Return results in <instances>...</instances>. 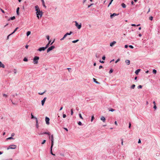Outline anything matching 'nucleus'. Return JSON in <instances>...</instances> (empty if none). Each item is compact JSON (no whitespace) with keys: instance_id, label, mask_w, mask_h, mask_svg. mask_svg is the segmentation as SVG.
<instances>
[{"instance_id":"6ab92c4d","label":"nucleus","mask_w":160,"mask_h":160,"mask_svg":"<svg viewBox=\"0 0 160 160\" xmlns=\"http://www.w3.org/2000/svg\"><path fill=\"white\" fill-rule=\"evenodd\" d=\"M43 134H48L49 136V138H50V133L49 132H44L43 133Z\"/></svg>"},{"instance_id":"5701e85b","label":"nucleus","mask_w":160,"mask_h":160,"mask_svg":"<svg viewBox=\"0 0 160 160\" xmlns=\"http://www.w3.org/2000/svg\"><path fill=\"white\" fill-rule=\"evenodd\" d=\"M19 7H18L17 9V14L18 15L19 14Z\"/></svg>"},{"instance_id":"a19ab883","label":"nucleus","mask_w":160,"mask_h":160,"mask_svg":"<svg viewBox=\"0 0 160 160\" xmlns=\"http://www.w3.org/2000/svg\"><path fill=\"white\" fill-rule=\"evenodd\" d=\"M113 0H111V1L109 3V4L108 6V7H109V6L112 3V1H113Z\"/></svg>"},{"instance_id":"f704fd0d","label":"nucleus","mask_w":160,"mask_h":160,"mask_svg":"<svg viewBox=\"0 0 160 160\" xmlns=\"http://www.w3.org/2000/svg\"><path fill=\"white\" fill-rule=\"evenodd\" d=\"M142 88V86L141 85H139L138 87V89H141Z\"/></svg>"},{"instance_id":"393cba45","label":"nucleus","mask_w":160,"mask_h":160,"mask_svg":"<svg viewBox=\"0 0 160 160\" xmlns=\"http://www.w3.org/2000/svg\"><path fill=\"white\" fill-rule=\"evenodd\" d=\"M46 90H45L44 92H38V94L40 95H42L43 93H44L45 92H46Z\"/></svg>"},{"instance_id":"680f3d73","label":"nucleus","mask_w":160,"mask_h":160,"mask_svg":"<svg viewBox=\"0 0 160 160\" xmlns=\"http://www.w3.org/2000/svg\"><path fill=\"white\" fill-rule=\"evenodd\" d=\"M67 35L66 34H65L64 36L63 37L64 38H65L67 36Z\"/></svg>"},{"instance_id":"c9c22d12","label":"nucleus","mask_w":160,"mask_h":160,"mask_svg":"<svg viewBox=\"0 0 160 160\" xmlns=\"http://www.w3.org/2000/svg\"><path fill=\"white\" fill-rule=\"evenodd\" d=\"M114 111H115V109H112V108H110L109 110V111L113 112Z\"/></svg>"},{"instance_id":"774afa93","label":"nucleus","mask_w":160,"mask_h":160,"mask_svg":"<svg viewBox=\"0 0 160 160\" xmlns=\"http://www.w3.org/2000/svg\"><path fill=\"white\" fill-rule=\"evenodd\" d=\"M12 160V159H11V158H10V159H6V160Z\"/></svg>"},{"instance_id":"bf43d9fd","label":"nucleus","mask_w":160,"mask_h":160,"mask_svg":"<svg viewBox=\"0 0 160 160\" xmlns=\"http://www.w3.org/2000/svg\"><path fill=\"white\" fill-rule=\"evenodd\" d=\"M15 135V134L14 133H12L11 134V137L14 136Z\"/></svg>"},{"instance_id":"f3484780","label":"nucleus","mask_w":160,"mask_h":160,"mask_svg":"<svg viewBox=\"0 0 160 160\" xmlns=\"http://www.w3.org/2000/svg\"><path fill=\"white\" fill-rule=\"evenodd\" d=\"M126 63L128 65H129L130 64V61L129 60H126L125 61Z\"/></svg>"},{"instance_id":"4468645a","label":"nucleus","mask_w":160,"mask_h":160,"mask_svg":"<svg viewBox=\"0 0 160 160\" xmlns=\"http://www.w3.org/2000/svg\"><path fill=\"white\" fill-rule=\"evenodd\" d=\"M53 145H51V146L50 148V153L52 155V154H53L52 152V148L53 147Z\"/></svg>"},{"instance_id":"c85d7f7f","label":"nucleus","mask_w":160,"mask_h":160,"mask_svg":"<svg viewBox=\"0 0 160 160\" xmlns=\"http://www.w3.org/2000/svg\"><path fill=\"white\" fill-rule=\"evenodd\" d=\"M135 87V85L134 84H133L131 86V88L132 89H134Z\"/></svg>"},{"instance_id":"423d86ee","label":"nucleus","mask_w":160,"mask_h":160,"mask_svg":"<svg viewBox=\"0 0 160 160\" xmlns=\"http://www.w3.org/2000/svg\"><path fill=\"white\" fill-rule=\"evenodd\" d=\"M49 120H50V119H49V118H48L47 117H45L46 122V123L48 125L49 124Z\"/></svg>"},{"instance_id":"6e6552de","label":"nucleus","mask_w":160,"mask_h":160,"mask_svg":"<svg viewBox=\"0 0 160 160\" xmlns=\"http://www.w3.org/2000/svg\"><path fill=\"white\" fill-rule=\"evenodd\" d=\"M45 49L46 48H45L44 47H43L39 48L38 50L41 52L42 51H44L45 50Z\"/></svg>"},{"instance_id":"603ef678","label":"nucleus","mask_w":160,"mask_h":160,"mask_svg":"<svg viewBox=\"0 0 160 160\" xmlns=\"http://www.w3.org/2000/svg\"><path fill=\"white\" fill-rule=\"evenodd\" d=\"M0 9L3 13H5L4 11L3 10L2 8H0Z\"/></svg>"},{"instance_id":"4c0bfd02","label":"nucleus","mask_w":160,"mask_h":160,"mask_svg":"<svg viewBox=\"0 0 160 160\" xmlns=\"http://www.w3.org/2000/svg\"><path fill=\"white\" fill-rule=\"evenodd\" d=\"M45 101H41L42 104V106L43 105Z\"/></svg>"},{"instance_id":"dca6fc26","label":"nucleus","mask_w":160,"mask_h":160,"mask_svg":"<svg viewBox=\"0 0 160 160\" xmlns=\"http://www.w3.org/2000/svg\"><path fill=\"white\" fill-rule=\"evenodd\" d=\"M140 70H141L140 69H138L136 70L135 72V74L137 75H138L139 72L140 71Z\"/></svg>"},{"instance_id":"49530a36","label":"nucleus","mask_w":160,"mask_h":160,"mask_svg":"<svg viewBox=\"0 0 160 160\" xmlns=\"http://www.w3.org/2000/svg\"><path fill=\"white\" fill-rule=\"evenodd\" d=\"M79 117H80L81 118V119H83V118H82V115H81V114H79Z\"/></svg>"},{"instance_id":"5fc2aeb1","label":"nucleus","mask_w":160,"mask_h":160,"mask_svg":"<svg viewBox=\"0 0 160 160\" xmlns=\"http://www.w3.org/2000/svg\"><path fill=\"white\" fill-rule=\"evenodd\" d=\"M63 129H65V130H66L67 131H68V130L67 128H63Z\"/></svg>"},{"instance_id":"6e6d98bb","label":"nucleus","mask_w":160,"mask_h":160,"mask_svg":"<svg viewBox=\"0 0 160 160\" xmlns=\"http://www.w3.org/2000/svg\"><path fill=\"white\" fill-rule=\"evenodd\" d=\"M47 39L48 40H49V36H47Z\"/></svg>"},{"instance_id":"a878e982","label":"nucleus","mask_w":160,"mask_h":160,"mask_svg":"<svg viewBox=\"0 0 160 160\" xmlns=\"http://www.w3.org/2000/svg\"><path fill=\"white\" fill-rule=\"evenodd\" d=\"M18 28V27H17V28H16L15 30H14V31H13V32L12 33H11V34H13V33H14L17 30V29Z\"/></svg>"},{"instance_id":"58836bf2","label":"nucleus","mask_w":160,"mask_h":160,"mask_svg":"<svg viewBox=\"0 0 160 160\" xmlns=\"http://www.w3.org/2000/svg\"><path fill=\"white\" fill-rule=\"evenodd\" d=\"M46 142V140H44L41 143V144H44L45 142Z\"/></svg>"},{"instance_id":"8fccbe9b","label":"nucleus","mask_w":160,"mask_h":160,"mask_svg":"<svg viewBox=\"0 0 160 160\" xmlns=\"http://www.w3.org/2000/svg\"><path fill=\"white\" fill-rule=\"evenodd\" d=\"M66 115L65 114H63V118H65L66 117Z\"/></svg>"},{"instance_id":"de8ad7c7","label":"nucleus","mask_w":160,"mask_h":160,"mask_svg":"<svg viewBox=\"0 0 160 160\" xmlns=\"http://www.w3.org/2000/svg\"><path fill=\"white\" fill-rule=\"evenodd\" d=\"M120 60V59L118 58V59L115 62V63H117L118 61Z\"/></svg>"},{"instance_id":"7ed1b4c3","label":"nucleus","mask_w":160,"mask_h":160,"mask_svg":"<svg viewBox=\"0 0 160 160\" xmlns=\"http://www.w3.org/2000/svg\"><path fill=\"white\" fill-rule=\"evenodd\" d=\"M17 146L15 145H10L7 148V150L9 149H15L16 148Z\"/></svg>"},{"instance_id":"b1692460","label":"nucleus","mask_w":160,"mask_h":160,"mask_svg":"<svg viewBox=\"0 0 160 160\" xmlns=\"http://www.w3.org/2000/svg\"><path fill=\"white\" fill-rule=\"evenodd\" d=\"M14 138H13L12 137H9L7 138V140H11V139H14Z\"/></svg>"},{"instance_id":"20e7f679","label":"nucleus","mask_w":160,"mask_h":160,"mask_svg":"<svg viewBox=\"0 0 160 160\" xmlns=\"http://www.w3.org/2000/svg\"><path fill=\"white\" fill-rule=\"evenodd\" d=\"M55 48V47L54 46H52L50 47L47 50V52H49L52 50L54 48Z\"/></svg>"},{"instance_id":"f03ea898","label":"nucleus","mask_w":160,"mask_h":160,"mask_svg":"<svg viewBox=\"0 0 160 160\" xmlns=\"http://www.w3.org/2000/svg\"><path fill=\"white\" fill-rule=\"evenodd\" d=\"M39 59V58L38 56H35L34 57L33 59V63L34 64H37L38 62V60Z\"/></svg>"},{"instance_id":"ea45409f","label":"nucleus","mask_w":160,"mask_h":160,"mask_svg":"<svg viewBox=\"0 0 160 160\" xmlns=\"http://www.w3.org/2000/svg\"><path fill=\"white\" fill-rule=\"evenodd\" d=\"M49 44V43H48V44H47L46 45V47H44L45 48H46V49L48 47Z\"/></svg>"},{"instance_id":"4d7b16f0","label":"nucleus","mask_w":160,"mask_h":160,"mask_svg":"<svg viewBox=\"0 0 160 160\" xmlns=\"http://www.w3.org/2000/svg\"><path fill=\"white\" fill-rule=\"evenodd\" d=\"M129 47L130 48H133V46H132V45H129Z\"/></svg>"},{"instance_id":"69168bd1","label":"nucleus","mask_w":160,"mask_h":160,"mask_svg":"<svg viewBox=\"0 0 160 160\" xmlns=\"http://www.w3.org/2000/svg\"><path fill=\"white\" fill-rule=\"evenodd\" d=\"M114 123H115V124L116 125H118V123H117V121H115V122H114Z\"/></svg>"},{"instance_id":"1a4fd4ad","label":"nucleus","mask_w":160,"mask_h":160,"mask_svg":"<svg viewBox=\"0 0 160 160\" xmlns=\"http://www.w3.org/2000/svg\"><path fill=\"white\" fill-rule=\"evenodd\" d=\"M12 104L14 105H17L18 104V102L17 101H11Z\"/></svg>"},{"instance_id":"a18cd8bd","label":"nucleus","mask_w":160,"mask_h":160,"mask_svg":"<svg viewBox=\"0 0 160 160\" xmlns=\"http://www.w3.org/2000/svg\"><path fill=\"white\" fill-rule=\"evenodd\" d=\"M153 108L155 109H156L157 108V106H156V105H154Z\"/></svg>"},{"instance_id":"7c9ffc66","label":"nucleus","mask_w":160,"mask_h":160,"mask_svg":"<svg viewBox=\"0 0 160 160\" xmlns=\"http://www.w3.org/2000/svg\"><path fill=\"white\" fill-rule=\"evenodd\" d=\"M72 33V32H70V33L67 32L66 34L67 35H70Z\"/></svg>"},{"instance_id":"ddd939ff","label":"nucleus","mask_w":160,"mask_h":160,"mask_svg":"<svg viewBox=\"0 0 160 160\" xmlns=\"http://www.w3.org/2000/svg\"><path fill=\"white\" fill-rule=\"evenodd\" d=\"M5 66L1 62H0V68H4Z\"/></svg>"},{"instance_id":"79ce46f5","label":"nucleus","mask_w":160,"mask_h":160,"mask_svg":"<svg viewBox=\"0 0 160 160\" xmlns=\"http://www.w3.org/2000/svg\"><path fill=\"white\" fill-rule=\"evenodd\" d=\"M152 19H153V17H152V16H151L149 17V20H151V21H152Z\"/></svg>"},{"instance_id":"c756f323","label":"nucleus","mask_w":160,"mask_h":160,"mask_svg":"<svg viewBox=\"0 0 160 160\" xmlns=\"http://www.w3.org/2000/svg\"><path fill=\"white\" fill-rule=\"evenodd\" d=\"M23 60L25 62H27L28 61V59L26 58H24Z\"/></svg>"},{"instance_id":"864d4df0","label":"nucleus","mask_w":160,"mask_h":160,"mask_svg":"<svg viewBox=\"0 0 160 160\" xmlns=\"http://www.w3.org/2000/svg\"><path fill=\"white\" fill-rule=\"evenodd\" d=\"M102 59H103V60H105V56H103V57H102Z\"/></svg>"},{"instance_id":"f257e3e1","label":"nucleus","mask_w":160,"mask_h":160,"mask_svg":"<svg viewBox=\"0 0 160 160\" xmlns=\"http://www.w3.org/2000/svg\"><path fill=\"white\" fill-rule=\"evenodd\" d=\"M35 11H36V14L37 17L38 19H39L40 18H41L43 15V12L42 11H41L38 6L36 5L35 6Z\"/></svg>"},{"instance_id":"412c9836","label":"nucleus","mask_w":160,"mask_h":160,"mask_svg":"<svg viewBox=\"0 0 160 160\" xmlns=\"http://www.w3.org/2000/svg\"><path fill=\"white\" fill-rule=\"evenodd\" d=\"M31 118H32V119L35 118L36 119V120H37V118H36L34 116L32 115V113H31Z\"/></svg>"},{"instance_id":"2f4dec72","label":"nucleus","mask_w":160,"mask_h":160,"mask_svg":"<svg viewBox=\"0 0 160 160\" xmlns=\"http://www.w3.org/2000/svg\"><path fill=\"white\" fill-rule=\"evenodd\" d=\"M78 41H79V40L78 39H77V40H74V41H72V42H73V43H75L78 42Z\"/></svg>"},{"instance_id":"4be33fe9","label":"nucleus","mask_w":160,"mask_h":160,"mask_svg":"<svg viewBox=\"0 0 160 160\" xmlns=\"http://www.w3.org/2000/svg\"><path fill=\"white\" fill-rule=\"evenodd\" d=\"M121 6L124 8H125L126 7V5L124 3H122L121 4Z\"/></svg>"},{"instance_id":"37998d69","label":"nucleus","mask_w":160,"mask_h":160,"mask_svg":"<svg viewBox=\"0 0 160 160\" xmlns=\"http://www.w3.org/2000/svg\"><path fill=\"white\" fill-rule=\"evenodd\" d=\"M93 5V3H91L90 5H89L88 6V8H89L91 6H92V5Z\"/></svg>"},{"instance_id":"338daca9","label":"nucleus","mask_w":160,"mask_h":160,"mask_svg":"<svg viewBox=\"0 0 160 160\" xmlns=\"http://www.w3.org/2000/svg\"><path fill=\"white\" fill-rule=\"evenodd\" d=\"M100 62L102 63H104V61H101V60H100Z\"/></svg>"},{"instance_id":"f8f14e48","label":"nucleus","mask_w":160,"mask_h":160,"mask_svg":"<svg viewBox=\"0 0 160 160\" xmlns=\"http://www.w3.org/2000/svg\"><path fill=\"white\" fill-rule=\"evenodd\" d=\"M101 120L103 122H105V121L106 119L103 116H102L101 118Z\"/></svg>"},{"instance_id":"473e14b6","label":"nucleus","mask_w":160,"mask_h":160,"mask_svg":"<svg viewBox=\"0 0 160 160\" xmlns=\"http://www.w3.org/2000/svg\"><path fill=\"white\" fill-rule=\"evenodd\" d=\"M153 72L154 74H156L157 73V71L155 69H153Z\"/></svg>"},{"instance_id":"2eb2a0df","label":"nucleus","mask_w":160,"mask_h":160,"mask_svg":"<svg viewBox=\"0 0 160 160\" xmlns=\"http://www.w3.org/2000/svg\"><path fill=\"white\" fill-rule=\"evenodd\" d=\"M41 1H42V4L43 6L44 7H45V8H46V5L45 4V2H44V1L43 0H41Z\"/></svg>"},{"instance_id":"e433bc0d","label":"nucleus","mask_w":160,"mask_h":160,"mask_svg":"<svg viewBox=\"0 0 160 160\" xmlns=\"http://www.w3.org/2000/svg\"><path fill=\"white\" fill-rule=\"evenodd\" d=\"M94 119V116L93 115V116H92V117H91V122H92Z\"/></svg>"},{"instance_id":"a211bd4d","label":"nucleus","mask_w":160,"mask_h":160,"mask_svg":"<svg viewBox=\"0 0 160 160\" xmlns=\"http://www.w3.org/2000/svg\"><path fill=\"white\" fill-rule=\"evenodd\" d=\"M15 19V16H14L12 17H11V18L10 19H8V20L9 21L10 20H14Z\"/></svg>"},{"instance_id":"39448f33","label":"nucleus","mask_w":160,"mask_h":160,"mask_svg":"<svg viewBox=\"0 0 160 160\" xmlns=\"http://www.w3.org/2000/svg\"><path fill=\"white\" fill-rule=\"evenodd\" d=\"M75 26L78 29H80L81 27V24H78V23L76 22H75Z\"/></svg>"},{"instance_id":"052dcab7","label":"nucleus","mask_w":160,"mask_h":160,"mask_svg":"<svg viewBox=\"0 0 160 160\" xmlns=\"http://www.w3.org/2000/svg\"><path fill=\"white\" fill-rule=\"evenodd\" d=\"M138 142L139 143H141V141L140 139H139Z\"/></svg>"},{"instance_id":"e2e57ef3","label":"nucleus","mask_w":160,"mask_h":160,"mask_svg":"<svg viewBox=\"0 0 160 160\" xmlns=\"http://www.w3.org/2000/svg\"><path fill=\"white\" fill-rule=\"evenodd\" d=\"M102 68V66H99V69H101V68Z\"/></svg>"},{"instance_id":"bb28decb","label":"nucleus","mask_w":160,"mask_h":160,"mask_svg":"<svg viewBox=\"0 0 160 160\" xmlns=\"http://www.w3.org/2000/svg\"><path fill=\"white\" fill-rule=\"evenodd\" d=\"M31 34V32L28 31L27 32V36H28L29 35H30Z\"/></svg>"},{"instance_id":"9b49d317","label":"nucleus","mask_w":160,"mask_h":160,"mask_svg":"<svg viewBox=\"0 0 160 160\" xmlns=\"http://www.w3.org/2000/svg\"><path fill=\"white\" fill-rule=\"evenodd\" d=\"M118 14H117L115 13H113V14H111V15H110V18H113V16H117Z\"/></svg>"},{"instance_id":"aec40b11","label":"nucleus","mask_w":160,"mask_h":160,"mask_svg":"<svg viewBox=\"0 0 160 160\" xmlns=\"http://www.w3.org/2000/svg\"><path fill=\"white\" fill-rule=\"evenodd\" d=\"M93 80L97 84H99V82L96 81V79L94 78H93Z\"/></svg>"},{"instance_id":"0eeeda50","label":"nucleus","mask_w":160,"mask_h":160,"mask_svg":"<svg viewBox=\"0 0 160 160\" xmlns=\"http://www.w3.org/2000/svg\"><path fill=\"white\" fill-rule=\"evenodd\" d=\"M51 138V144L52 145H53L54 144V138L53 137V135H52L51 136H50V138Z\"/></svg>"},{"instance_id":"0e129e2a","label":"nucleus","mask_w":160,"mask_h":160,"mask_svg":"<svg viewBox=\"0 0 160 160\" xmlns=\"http://www.w3.org/2000/svg\"><path fill=\"white\" fill-rule=\"evenodd\" d=\"M131 26H136V25L135 24H131Z\"/></svg>"},{"instance_id":"3c124183","label":"nucleus","mask_w":160,"mask_h":160,"mask_svg":"<svg viewBox=\"0 0 160 160\" xmlns=\"http://www.w3.org/2000/svg\"><path fill=\"white\" fill-rule=\"evenodd\" d=\"M71 114L72 115L73 114V112L72 109L71 111Z\"/></svg>"},{"instance_id":"72a5a7b5","label":"nucleus","mask_w":160,"mask_h":160,"mask_svg":"<svg viewBox=\"0 0 160 160\" xmlns=\"http://www.w3.org/2000/svg\"><path fill=\"white\" fill-rule=\"evenodd\" d=\"M78 124L80 126H81L82 125V123L80 121H79L78 122Z\"/></svg>"},{"instance_id":"cd10ccee","label":"nucleus","mask_w":160,"mask_h":160,"mask_svg":"<svg viewBox=\"0 0 160 160\" xmlns=\"http://www.w3.org/2000/svg\"><path fill=\"white\" fill-rule=\"evenodd\" d=\"M36 127L37 128H38V121L37 119V120H36Z\"/></svg>"},{"instance_id":"c03bdc74","label":"nucleus","mask_w":160,"mask_h":160,"mask_svg":"<svg viewBox=\"0 0 160 160\" xmlns=\"http://www.w3.org/2000/svg\"><path fill=\"white\" fill-rule=\"evenodd\" d=\"M113 71V70L112 69H110V70L109 71V73H112V72Z\"/></svg>"},{"instance_id":"09e8293b","label":"nucleus","mask_w":160,"mask_h":160,"mask_svg":"<svg viewBox=\"0 0 160 160\" xmlns=\"http://www.w3.org/2000/svg\"><path fill=\"white\" fill-rule=\"evenodd\" d=\"M131 122H129V124L128 128H131Z\"/></svg>"},{"instance_id":"13d9d810","label":"nucleus","mask_w":160,"mask_h":160,"mask_svg":"<svg viewBox=\"0 0 160 160\" xmlns=\"http://www.w3.org/2000/svg\"><path fill=\"white\" fill-rule=\"evenodd\" d=\"M3 97H7V95L6 94H3Z\"/></svg>"},{"instance_id":"9d476101","label":"nucleus","mask_w":160,"mask_h":160,"mask_svg":"<svg viewBox=\"0 0 160 160\" xmlns=\"http://www.w3.org/2000/svg\"><path fill=\"white\" fill-rule=\"evenodd\" d=\"M116 43V41H114L110 43V46L112 47Z\"/></svg>"}]
</instances>
